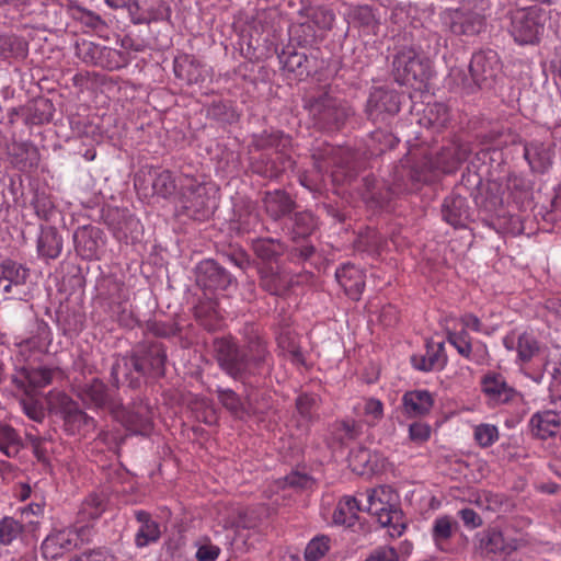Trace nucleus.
<instances>
[{"label": "nucleus", "mask_w": 561, "mask_h": 561, "mask_svg": "<svg viewBox=\"0 0 561 561\" xmlns=\"http://www.w3.org/2000/svg\"><path fill=\"white\" fill-rule=\"evenodd\" d=\"M178 183L169 170L159 172L152 183L153 192L161 197H170L176 191Z\"/></svg>", "instance_id": "obj_50"}, {"label": "nucleus", "mask_w": 561, "mask_h": 561, "mask_svg": "<svg viewBox=\"0 0 561 561\" xmlns=\"http://www.w3.org/2000/svg\"><path fill=\"white\" fill-rule=\"evenodd\" d=\"M431 432L432 428L428 424L423 422H413L409 426V438L414 444L421 445L430 439Z\"/></svg>", "instance_id": "obj_62"}, {"label": "nucleus", "mask_w": 561, "mask_h": 561, "mask_svg": "<svg viewBox=\"0 0 561 561\" xmlns=\"http://www.w3.org/2000/svg\"><path fill=\"white\" fill-rule=\"evenodd\" d=\"M370 451L366 447H356L351 450L348 455V466L353 472L357 474H365L373 471V465L370 461Z\"/></svg>", "instance_id": "obj_48"}, {"label": "nucleus", "mask_w": 561, "mask_h": 561, "mask_svg": "<svg viewBox=\"0 0 561 561\" xmlns=\"http://www.w3.org/2000/svg\"><path fill=\"white\" fill-rule=\"evenodd\" d=\"M516 350L520 362L528 363L538 354L539 344L533 335L523 333L518 336Z\"/></svg>", "instance_id": "obj_52"}, {"label": "nucleus", "mask_w": 561, "mask_h": 561, "mask_svg": "<svg viewBox=\"0 0 561 561\" xmlns=\"http://www.w3.org/2000/svg\"><path fill=\"white\" fill-rule=\"evenodd\" d=\"M51 341L50 328L43 322L37 325L36 333L33 336L16 344L18 354L24 362L35 360L39 355L48 352Z\"/></svg>", "instance_id": "obj_18"}, {"label": "nucleus", "mask_w": 561, "mask_h": 561, "mask_svg": "<svg viewBox=\"0 0 561 561\" xmlns=\"http://www.w3.org/2000/svg\"><path fill=\"white\" fill-rule=\"evenodd\" d=\"M320 404L321 398L316 393L304 392L296 398L295 408L302 425L309 427L319 420Z\"/></svg>", "instance_id": "obj_31"}, {"label": "nucleus", "mask_w": 561, "mask_h": 561, "mask_svg": "<svg viewBox=\"0 0 561 561\" xmlns=\"http://www.w3.org/2000/svg\"><path fill=\"white\" fill-rule=\"evenodd\" d=\"M474 439L480 447H490L499 439V430L493 424H479L474 427Z\"/></svg>", "instance_id": "obj_55"}, {"label": "nucleus", "mask_w": 561, "mask_h": 561, "mask_svg": "<svg viewBox=\"0 0 561 561\" xmlns=\"http://www.w3.org/2000/svg\"><path fill=\"white\" fill-rule=\"evenodd\" d=\"M481 390L494 404L507 403L517 396L516 390L507 385L505 378L494 371L482 377Z\"/></svg>", "instance_id": "obj_21"}, {"label": "nucleus", "mask_w": 561, "mask_h": 561, "mask_svg": "<svg viewBox=\"0 0 561 561\" xmlns=\"http://www.w3.org/2000/svg\"><path fill=\"white\" fill-rule=\"evenodd\" d=\"M524 157L536 171H543L550 164L549 151L540 142L527 144L524 148Z\"/></svg>", "instance_id": "obj_44"}, {"label": "nucleus", "mask_w": 561, "mask_h": 561, "mask_svg": "<svg viewBox=\"0 0 561 561\" xmlns=\"http://www.w3.org/2000/svg\"><path fill=\"white\" fill-rule=\"evenodd\" d=\"M165 360V348L158 342L144 343L131 355V365L141 375L162 376Z\"/></svg>", "instance_id": "obj_12"}, {"label": "nucleus", "mask_w": 561, "mask_h": 561, "mask_svg": "<svg viewBox=\"0 0 561 561\" xmlns=\"http://www.w3.org/2000/svg\"><path fill=\"white\" fill-rule=\"evenodd\" d=\"M262 203L266 215L274 221L289 216L297 207L295 199L284 190L266 191Z\"/></svg>", "instance_id": "obj_20"}, {"label": "nucleus", "mask_w": 561, "mask_h": 561, "mask_svg": "<svg viewBox=\"0 0 561 561\" xmlns=\"http://www.w3.org/2000/svg\"><path fill=\"white\" fill-rule=\"evenodd\" d=\"M102 47L91 41L82 39L76 44V55L82 62L98 66Z\"/></svg>", "instance_id": "obj_49"}, {"label": "nucleus", "mask_w": 561, "mask_h": 561, "mask_svg": "<svg viewBox=\"0 0 561 561\" xmlns=\"http://www.w3.org/2000/svg\"><path fill=\"white\" fill-rule=\"evenodd\" d=\"M449 154L445 153V147L436 153L435 158L426 159L422 167L413 165L410 169L401 168L397 171L396 178L390 191L392 194L410 193L416 190V185L423 182H427L430 179V172L442 171L444 173H451L444 167L449 164Z\"/></svg>", "instance_id": "obj_5"}, {"label": "nucleus", "mask_w": 561, "mask_h": 561, "mask_svg": "<svg viewBox=\"0 0 561 561\" xmlns=\"http://www.w3.org/2000/svg\"><path fill=\"white\" fill-rule=\"evenodd\" d=\"M238 114L232 106L226 103H215L213 101V118L221 122L231 124L238 121Z\"/></svg>", "instance_id": "obj_63"}, {"label": "nucleus", "mask_w": 561, "mask_h": 561, "mask_svg": "<svg viewBox=\"0 0 561 561\" xmlns=\"http://www.w3.org/2000/svg\"><path fill=\"white\" fill-rule=\"evenodd\" d=\"M130 62L131 56L128 51L103 46L98 67L114 71L127 67Z\"/></svg>", "instance_id": "obj_40"}, {"label": "nucleus", "mask_w": 561, "mask_h": 561, "mask_svg": "<svg viewBox=\"0 0 561 561\" xmlns=\"http://www.w3.org/2000/svg\"><path fill=\"white\" fill-rule=\"evenodd\" d=\"M383 243L382 237L375 230H369L365 234H360L356 247L360 251L368 253H378Z\"/></svg>", "instance_id": "obj_58"}, {"label": "nucleus", "mask_w": 561, "mask_h": 561, "mask_svg": "<svg viewBox=\"0 0 561 561\" xmlns=\"http://www.w3.org/2000/svg\"><path fill=\"white\" fill-rule=\"evenodd\" d=\"M329 550V538L319 536L313 538L305 549V558L307 561L320 560Z\"/></svg>", "instance_id": "obj_57"}, {"label": "nucleus", "mask_w": 561, "mask_h": 561, "mask_svg": "<svg viewBox=\"0 0 561 561\" xmlns=\"http://www.w3.org/2000/svg\"><path fill=\"white\" fill-rule=\"evenodd\" d=\"M427 117L431 124L444 127L449 121V108L444 103H434L427 106Z\"/></svg>", "instance_id": "obj_59"}, {"label": "nucleus", "mask_w": 561, "mask_h": 561, "mask_svg": "<svg viewBox=\"0 0 561 561\" xmlns=\"http://www.w3.org/2000/svg\"><path fill=\"white\" fill-rule=\"evenodd\" d=\"M252 145L259 150L271 148L282 150L290 145V138L280 130H263L261 134L253 135Z\"/></svg>", "instance_id": "obj_36"}, {"label": "nucleus", "mask_w": 561, "mask_h": 561, "mask_svg": "<svg viewBox=\"0 0 561 561\" xmlns=\"http://www.w3.org/2000/svg\"><path fill=\"white\" fill-rule=\"evenodd\" d=\"M24 531L22 522L4 516L0 519V546H9L20 538Z\"/></svg>", "instance_id": "obj_47"}, {"label": "nucleus", "mask_w": 561, "mask_h": 561, "mask_svg": "<svg viewBox=\"0 0 561 561\" xmlns=\"http://www.w3.org/2000/svg\"><path fill=\"white\" fill-rule=\"evenodd\" d=\"M146 331L157 337H171L180 332L178 323L173 321L149 320L146 323Z\"/></svg>", "instance_id": "obj_53"}, {"label": "nucleus", "mask_w": 561, "mask_h": 561, "mask_svg": "<svg viewBox=\"0 0 561 561\" xmlns=\"http://www.w3.org/2000/svg\"><path fill=\"white\" fill-rule=\"evenodd\" d=\"M53 409L64 421V430L69 435L87 436L95 430V420L80 409L67 393L58 392L51 399Z\"/></svg>", "instance_id": "obj_6"}, {"label": "nucleus", "mask_w": 561, "mask_h": 561, "mask_svg": "<svg viewBox=\"0 0 561 561\" xmlns=\"http://www.w3.org/2000/svg\"><path fill=\"white\" fill-rule=\"evenodd\" d=\"M392 76L401 85L424 83L430 79V60L423 58L413 46H403L393 55Z\"/></svg>", "instance_id": "obj_4"}, {"label": "nucleus", "mask_w": 561, "mask_h": 561, "mask_svg": "<svg viewBox=\"0 0 561 561\" xmlns=\"http://www.w3.org/2000/svg\"><path fill=\"white\" fill-rule=\"evenodd\" d=\"M310 18L311 21L321 30H331L335 21L333 11L323 7L313 9Z\"/></svg>", "instance_id": "obj_60"}, {"label": "nucleus", "mask_w": 561, "mask_h": 561, "mask_svg": "<svg viewBox=\"0 0 561 561\" xmlns=\"http://www.w3.org/2000/svg\"><path fill=\"white\" fill-rule=\"evenodd\" d=\"M102 230L87 225L78 227L73 233V243L77 253L83 259L96 257L102 241Z\"/></svg>", "instance_id": "obj_23"}, {"label": "nucleus", "mask_w": 561, "mask_h": 561, "mask_svg": "<svg viewBox=\"0 0 561 561\" xmlns=\"http://www.w3.org/2000/svg\"><path fill=\"white\" fill-rule=\"evenodd\" d=\"M529 426L535 437L547 439L557 435L561 426V417L553 411L537 412L531 416Z\"/></svg>", "instance_id": "obj_29"}, {"label": "nucleus", "mask_w": 561, "mask_h": 561, "mask_svg": "<svg viewBox=\"0 0 561 561\" xmlns=\"http://www.w3.org/2000/svg\"><path fill=\"white\" fill-rule=\"evenodd\" d=\"M222 508L225 512H221V506H217L218 524L224 528L249 529L255 526L254 522L248 518L245 512L227 506H222Z\"/></svg>", "instance_id": "obj_38"}, {"label": "nucleus", "mask_w": 561, "mask_h": 561, "mask_svg": "<svg viewBox=\"0 0 561 561\" xmlns=\"http://www.w3.org/2000/svg\"><path fill=\"white\" fill-rule=\"evenodd\" d=\"M454 526H457V524H454L448 516L435 520L432 535L437 546H442L451 537Z\"/></svg>", "instance_id": "obj_56"}, {"label": "nucleus", "mask_w": 561, "mask_h": 561, "mask_svg": "<svg viewBox=\"0 0 561 561\" xmlns=\"http://www.w3.org/2000/svg\"><path fill=\"white\" fill-rule=\"evenodd\" d=\"M119 421L127 431L139 434L148 435L152 430V420L148 407L139 404L133 409H125L121 403L117 415H113Z\"/></svg>", "instance_id": "obj_19"}, {"label": "nucleus", "mask_w": 561, "mask_h": 561, "mask_svg": "<svg viewBox=\"0 0 561 561\" xmlns=\"http://www.w3.org/2000/svg\"><path fill=\"white\" fill-rule=\"evenodd\" d=\"M76 394L89 409L104 410L112 415H117L118 408H121L122 400L118 398L117 391L108 388L99 378L78 386Z\"/></svg>", "instance_id": "obj_7"}, {"label": "nucleus", "mask_w": 561, "mask_h": 561, "mask_svg": "<svg viewBox=\"0 0 561 561\" xmlns=\"http://www.w3.org/2000/svg\"><path fill=\"white\" fill-rule=\"evenodd\" d=\"M348 19L354 25L373 32L379 24L373 8L369 5H355L351 8Z\"/></svg>", "instance_id": "obj_45"}, {"label": "nucleus", "mask_w": 561, "mask_h": 561, "mask_svg": "<svg viewBox=\"0 0 561 561\" xmlns=\"http://www.w3.org/2000/svg\"><path fill=\"white\" fill-rule=\"evenodd\" d=\"M304 108L308 112L313 126L324 131L340 130L353 114L347 102L327 89L308 94L304 99Z\"/></svg>", "instance_id": "obj_1"}, {"label": "nucleus", "mask_w": 561, "mask_h": 561, "mask_svg": "<svg viewBox=\"0 0 561 561\" xmlns=\"http://www.w3.org/2000/svg\"><path fill=\"white\" fill-rule=\"evenodd\" d=\"M365 561H401L393 547L382 546L374 549Z\"/></svg>", "instance_id": "obj_64"}, {"label": "nucleus", "mask_w": 561, "mask_h": 561, "mask_svg": "<svg viewBox=\"0 0 561 561\" xmlns=\"http://www.w3.org/2000/svg\"><path fill=\"white\" fill-rule=\"evenodd\" d=\"M21 447V438L16 431L12 426L0 422V451L4 456L13 458L18 456Z\"/></svg>", "instance_id": "obj_42"}, {"label": "nucleus", "mask_w": 561, "mask_h": 561, "mask_svg": "<svg viewBox=\"0 0 561 561\" xmlns=\"http://www.w3.org/2000/svg\"><path fill=\"white\" fill-rule=\"evenodd\" d=\"M360 425L354 420H337L330 427V443L339 447L360 435Z\"/></svg>", "instance_id": "obj_33"}, {"label": "nucleus", "mask_w": 561, "mask_h": 561, "mask_svg": "<svg viewBox=\"0 0 561 561\" xmlns=\"http://www.w3.org/2000/svg\"><path fill=\"white\" fill-rule=\"evenodd\" d=\"M180 183L181 195L190 202L192 206L204 207L206 205L208 197L205 183H197L196 180L188 176L181 178Z\"/></svg>", "instance_id": "obj_37"}, {"label": "nucleus", "mask_w": 561, "mask_h": 561, "mask_svg": "<svg viewBox=\"0 0 561 561\" xmlns=\"http://www.w3.org/2000/svg\"><path fill=\"white\" fill-rule=\"evenodd\" d=\"M298 44L299 47L291 43L285 46L278 54V60L284 71L301 79L316 70L317 59L309 54L310 49L305 44L300 41Z\"/></svg>", "instance_id": "obj_11"}, {"label": "nucleus", "mask_w": 561, "mask_h": 561, "mask_svg": "<svg viewBox=\"0 0 561 561\" xmlns=\"http://www.w3.org/2000/svg\"><path fill=\"white\" fill-rule=\"evenodd\" d=\"M260 286L266 293L274 296H285L290 287V277L272 266H264L260 270Z\"/></svg>", "instance_id": "obj_27"}, {"label": "nucleus", "mask_w": 561, "mask_h": 561, "mask_svg": "<svg viewBox=\"0 0 561 561\" xmlns=\"http://www.w3.org/2000/svg\"><path fill=\"white\" fill-rule=\"evenodd\" d=\"M30 277V270L24 265L5 260L0 264V295L12 297L21 294V288Z\"/></svg>", "instance_id": "obj_16"}, {"label": "nucleus", "mask_w": 561, "mask_h": 561, "mask_svg": "<svg viewBox=\"0 0 561 561\" xmlns=\"http://www.w3.org/2000/svg\"><path fill=\"white\" fill-rule=\"evenodd\" d=\"M433 404V397L427 390L408 391L402 397L404 413L410 417H417L427 414Z\"/></svg>", "instance_id": "obj_30"}, {"label": "nucleus", "mask_w": 561, "mask_h": 561, "mask_svg": "<svg viewBox=\"0 0 561 561\" xmlns=\"http://www.w3.org/2000/svg\"><path fill=\"white\" fill-rule=\"evenodd\" d=\"M445 153L449 154V164L444 168L447 171H455L470 154V149L467 145L453 144L445 147Z\"/></svg>", "instance_id": "obj_54"}, {"label": "nucleus", "mask_w": 561, "mask_h": 561, "mask_svg": "<svg viewBox=\"0 0 561 561\" xmlns=\"http://www.w3.org/2000/svg\"><path fill=\"white\" fill-rule=\"evenodd\" d=\"M90 533L88 526L54 530L42 542V554L45 559H55L77 547L79 541L87 540Z\"/></svg>", "instance_id": "obj_8"}, {"label": "nucleus", "mask_w": 561, "mask_h": 561, "mask_svg": "<svg viewBox=\"0 0 561 561\" xmlns=\"http://www.w3.org/2000/svg\"><path fill=\"white\" fill-rule=\"evenodd\" d=\"M20 374L22 378L16 376L13 377V383H15L19 389H22L25 392H30L38 388L47 387L53 382L55 377L62 376V370L58 367H23Z\"/></svg>", "instance_id": "obj_17"}, {"label": "nucleus", "mask_w": 561, "mask_h": 561, "mask_svg": "<svg viewBox=\"0 0 561 561\" xmlns=\"http://www.w3.org/2000/svg\"><path fill=\"white\" fill-rule=\"evenodd\" d=\"M295 161L286 149L275 150L270 156H262L254 164V171L267 179H277L285 171L293 169Z\"/></svg>", "instance_id": "obj_22"}, {"label": "nucleus", "mask_w": 561, "mask_h": 561, "mask_svg": "<svg viewBox=\"0 0 561 561\" xmlns=\"http://www.w3.org/2000/svg\"><path fill=\"white\" fill-rule=\"evenodd\" d=\"M367 511L376 516L382 527L389 528L391 537H399L405 529L403 513L398 508V494L389 485L367 491Z\"/></svg>", "instance_id": "obj_2"}, {"label": "nucleus", "mask_w": 561, "mask_h": 561, "mask_svg": "<svg viewBox=\"0 0 561 561\" xmlns=\"http://www.w3.org/2000/svg\"><path fill=\"white\" fill-rule=\"evenodd\" d=\"M251 249L264 263H277L287 252V245L282 240L270 237L253 239Z\"/></svg>", "instance_id": "obj_28"}, {"label": "nucleus", "mask_w": 561, "mask_h": 561, "mask_svg": "<svg viewBox=\"0 0 561 561\" xmlns=\"http://www.w3.org/2000/svg\"><path fill=\"white\" fill-rule=\"evenodd\" d=\"M136 520L140 524L135 534V546L139 549L159 541L161 537L160 525L151 515L142 510L135 511Z\"/></svg>", "instance_id": "obj_26"}, {"label": "nucleus", "mask_w": 561, "mask_h": 561, "mask_svg": "<svg viewBox=\"0 0 561 561\" xmlns=\"http://www.w3.org/2000/svg\"><path fill=\"white\" fill-rule=\"evenodd\" d=\"M548 12L539 5L516 9L510 12L508 31L520 45L538 44L545 33Z\"/></svg>", "instance_id": "obj_3"}, {"label": "nucleus", "mask_w": 561, "mask_h": 561, "mask_svg": "<svg viewBox=\"0 0 561 561\" xmlns=\"http://www.w3.org/2000/svg\"><path fill=\"white\" fill-rule=\"evenodd\" d=\"M358 511H362V507L355 496H343L334 510L333 520L335 524L352 527L358 519Z\"/></svg>", "instance_id": "obj_34"}, {"label": "nucleus", "mask_w": 561, "mask_h": 561, "mask_svg": "<svg viewBox=\"0 0 561 561\" xmlns=\"http://www.w3.org/2000/svg\"><path fill=\"white\" fill-rule=\"evenodd\" d=\"M337 283L353 300H358L365 288V275L351 263L342 265L335 272Z\"/></svg>", "instance_id": "obj_24"}, {"label": "nucleus", "mask_w": 561, "mask_h": 561, "mask_svg": "<svg viewBox=\"0 0 561 561\" xmlns=\"http://www.w3.org/2000/svg\"><path fill=\"white\" fill-rule=\"evenodd\" d=\"M127 10L128 16L133 24H149L158 20V12L153 9H144L137 0L130 2L124 8Z\"/></svg>", "instance_id": "obj_51"}, {"label": "nucleus", "mask_w": 561, "mask_h": 561, "mask_svg": "<svg viewBox=\"0 0 561 561\" xmlns=\"http://www.w3.org/2000/svg\"><path fill=\"white\" fill-rule=\"evenodd\" d=\"M213 351L219 366L231 377L241 378L248 368V360L231 336L216 337Z\"/></svg>", "instance_id": "obj_10"}, {"label": "nucleus", "mask_w": 561, "mask_h": 561, "mask_svg": "<svg viewBox=\"0 0 561 561\" xmlns=\"http://www.w3.org/2000/svg\"><path fill=\"white\" fill-rule=\"evenodd\" d=\"M37 250L42 256L56 259L62 250V239L58 231L53 228L42 230L37 242Z\"/></svg>", "instance_id": "obj_35"}, {"label": "nucleus", "mask_w": 561, "mask_h": 561, "mask_svg": "<svg viewBox=\"0 0 561 561\" xmlns=\"http://www.w3.org/2000/svg\"><path fill=\"white\" fill-rule=\"evenodd\" d=\"M400 111V95L393 90L375 88L368 98L366 112L370 119H383V115H396Z\"/></svg>", "instance_id": "obj_15"}, {"label": "nucleus", "mask_w": 561, "mask_h": 561, "mask_svg": "<svg viewBox=\"0 0 561 561\" xmlns=\"http://www.w3.org/2000/svg\"><path fill=\"white\" fill-rule=\"evenodd\" d=\"M247 351L248 353L244 356L247 357L248 365L251 363L255 368L264 366L271 358L266 342L257 335L249 339Z\"/></svg>", "instance_id": "obj_41"}, {"label": "nucleus", "mask_w": 561, "mask_h": 561, "mask_svg": "<svg viewBox=\"0 0 561 561\" xmlns=\"http://www.w3.org/2000/svg\"><path fill=\"white\" fill-rule=\"evenodd\" d=\"M450 32L457 36H474L485 27V18L476 10L461 7L447 13Z\"/></svg>", "instance_id": "obj_14"}, {"label": "nucleus", "mask_w": 561, "mask_h": 561, "mask_svg": "<svg viewBox=\"0 0 561 561\" xmlns=\"http://www.w3.org/2000/svg\"><path fill=\"white\" fill-rule=\"evenodd\" d=\"M478 548L483 558L504 560L518 549V540L507 539L501 530L489 528L479 534Z\"/></svg>", "instance_id": "obj_13"}, {"label": "nucleus", "mask_w": 561, "mask_h": 561, "mask_svg": "<svg viewBox=\"0 0 561 561\" xmlns=\"http://www.w3.org/2000/svg\"><path fill=\"white\" fill-rule=\"evenodd\" d=\"M106 510L103 495L90 494L81 504L77 516V526H88L99 519Z\"/></svg>", "instance_id": "obj_32"}, {"label": "nucleus", "mask_w": 561, "mask_h": 561, "mask_svg": "<svg viewBox=\"0 0 561 561\" xmlns=\"http://www.w3.org/2000/svg\"><path fill=\"white\" fill-rule=\"evenodd\" d=\"M27 43L14 34H0V58L25 57Z\"/></svg>", "instance_id": "obj_43"}, {"label": "nucleus", "mask_w": 561, "mask_h": 561, "mask_svg": "<svg viewBox=\"0 0 561 561\" xmlns=\"http://www.w3.org/2000/svg\"><path fill=\"white\" fill-rule=\"evenodd\" d=\"M291 227L288 234L293 241L306 239L313 232L316 228V219L309 211H296L291 218Z\"/></svg>", "instance_id": "obj_39"}, {"label": "nucleus", "mask_w": 561, "mask_h": 561, "mask_svg": "<svg viewBox=\"0 0 561 561\" xmlns=\"http://www.w3.org/2000/svg\"><path fill=\"white\" fill-rule=\"evenodd\" d=\"M500 70V58L495 50H480L472 55L469 72L477 88L491 89Z\"/></svg>", "instance_id": "obj_9"}, {"label": "nucleus", "mask_w": 561, "mask_h": 561, "mask_svg": "<svg viewBox=\"0 0 561 561\" xmlns=\"http://www.w3.org/2000/svg\"><path fill=\"white\" fill-rule=\"evenodd\" d=\"M442 215L450 226L465 227L470 217V207L465 197L453 193L444 199Z\"/></svg>", "instance_id": "obj_25"}, {"label": "nucleus", "mask_w": 561, "mask_h": 561, "mask_svg": "<svg viewBox=\"0 0 561 561\" xmlns=\"http://www.w3.org/2000/svg\"><path fill=\"white\" fill-rule=\"evenodd\" d=\"M71 16L78 21L88 31H101L106 27V23L98 13L83 7L76 5L70 9Z\"/></svg>", "instance_id": "obj_46"}, {"label": "nucleus", "mask_w": 561, "mask_h": 561, "mask_svg": "<svg viewBox=\"0 0 561 561\" xmlns=\"http://www.w3.org/2000/svg\"><path fill=\"white\" fill-rule=\"evenodd\" d=\"M364 414L368 417L369 425H376L383 417V404L375 398L365 399Z\"/></svg>", "instance_id": "obj_61"}]
</instances>
